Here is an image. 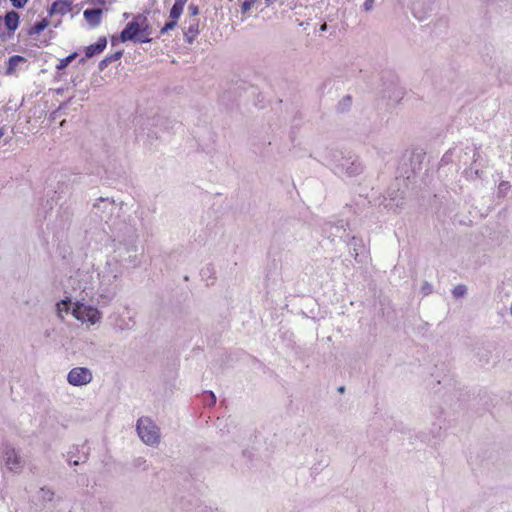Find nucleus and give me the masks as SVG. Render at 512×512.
Masks as SVG:
<instances>
[{
    "label": "nucleus",
    "mask_w": 512,
    "mask_h": 512,
    "mask_svg": "<svg viewBox=\"0 0 512 512\" xmlns=\"http://www.w3.org/2000/svg\"><path fill=\"white\" fill-rule=\"evenodd\" d=\"M151 34L152 28L148 17L144 13H139L132 17L119 36L113 35L111 37V44L114 46L118 42L127 41L148 43L151 41Z\"/></svg>",
    "instance_id": "obj_1"
},
{
    "label": "nucleus",
    "mask_w": 512,
    "mask_h": 512,
    "mask_svg": "<svg viewBox=\"0 0 512 512\" xmlns=\"http://www.w3.org/2000/svg\"><path fill=\"white\" fill-rule=\"evenodd\" d=\"M0 462L9 472L20 473L22 471V457L9 443L2 444L0 447Z\"/></svg>",
    "instance_id": "obj_2"
},
{
    "label": "nucleus",
    "mask_w": 512,
    "mask_h": 512,
    "mask_svg": "<svg viewBox=\"0 0 512 512\" xmlns=\"http://www.w3.org/2000/svg\"><path fill=\"white\" fill-rule=\"evenodd\" d=\"M137 432L141 440L147 445H156L159 443V429L149 418L142 417L138 420Z\"/></svg>",
    "instance_id": "obj_3"
},
{
    "label": "nucleus",
    "mask_w": 512,
    "mask_h": 512,
    "mask_svg": "<svg viewBox=\"0 0 512 512\" xmlns=\"http://www.w3.org/2000/svg\"><path fill=\"white\" fill-rule=\"evenodd\" d=\"M72 315L81 322H89L94 325L101 319V313L95 307L83 303H75L72 309Z\"/></svg>",
    "instance_id": "obj_4"
},
{
    "label": "nucleus",
    "mask_w": 512,
    "mask_h": 512,
    "mask_svg": "<svg viewBox=\"0 0 512 512\" xmlns=\"http://www.w3.org/2000/svg\"><path fill=\"white\" fill-rule=\"evenodd\" d=\"M92 372L86 367H75L70 370L67 381L72 386H83L92 381Z\"/></svg>",
    "instance_id": "obj_5"
},
{
    "label": "nucleus",
    "mask_w": 512,
    "mask_h": 512,
    "mask_svg": "<svg viewBox=\"0 0 512 512\" xmlns=\"http://www.w3.org/2000/svg\"><path fill=\"white\" fill-rule=\"evenodd\" d=\"M103 10L101 8L86 9L83 12L85 20L93 27L98 26L102 21Z\"/></svg>",
    "instance_id": "obj_6"
},
{
    "label": "nucleus",
    "mask_w": 512,
    "mask_h": 512,
    "mask_svg": "<svg viewBox=\"0 0 512 512\" xmlns=\"http://www.w3.org/2000/svg\"><path fill=\"white\" fill-rule=\"evenodd\" d=\"M19 23H20V16L14 10L8 11L6 13V15L4 16L5 28L10 32H14L18 28Z\"/></svg>",
    "instance_id": "obj_7"
},
{
    "label": "nucleus",
    "mask_w": 512,
    "mask_h": 512,
    "mask_svg": "<svg viewBox=\"0 0 512 512\" xmlns=\"http://www.w3.org/2000/svg\"><path fill=\"white\" fill-rule=\"evenodd\" d=\"M107 45L105 37H101L95 44L89 45L85 48V54L87 58H91L96 54H100L104 51Z\"/></svg>",
    "instance_id": "obj_8"
},
{
    "label": "nucleus",
    "mask_w": 512,
    "mask_h": 512,
    "mask_svg": "<svg viewBox=\"0 0 512 512\" xmlns=\"http://www.w3.org/2000/svg\"><path fill=\"white\" fill-rule=\"evenodd\" d=\"M187 1L188 0H175V3L170 10L169 18L178 21L181 14L183 13V9Z\"/></svg>",
    "instance_id": "obj_9"
},
{
    "label": "nucleus",
    "mask_w": 512,
    "mask_h": 512,
    "mask_svg": "<svg viewBox=\"0 0 512 512\" xmlns=\"http://www.w3.org/2000/svg\"><path fill=\"white\" fill-rule=\"evenodd\" d=\"M25 62V58L19 55H15L9 58L8 67L6 73L12 75L16 72L18 66Z\"/></svg>",
    "instance_id": "obj_10"
},
{
    "label": "nucleus",
    "mask_w": 512,
    "mask_h": 512,
    "mask_svg": "<svg viewBox=\"0 0 512 512\" xmlns=\"http://www.w3.org/2000/svg\"><path fill=\"white\" fill-rule=\"evenodd\" d=\"M70 10V5L67 1L59 0L52 4L51 13L65 14Z\"/></svg>",
    "instance_id": "obj_11"
},
{
    "label": "nucleus",
    "mask_w": 512,
    "mask_h": 512,
    "mask_svg": "<svg viewBox=\"0 0 512 512\" xmlns=\"http://www.w3.org/2000/svg\"><path fill=\"white\" fill-rule=\"evenodd\" d=\"M71 306V300L69 298H66L64 300H61L57 303V312L59 317L63 318L62 313H68Z\"/></svg>",
    "instance_id": "obj_12"
},
{
    "label": "nucleus",
    "mask_w": 512,
    "mask_h": 512,
    "mask_svg": "<svg viewBox=\"0 0 512 512\" xmlns=\"http://www.w3.org/2000/svg\"><path fill=\"white\" fill-rule=\"evenodd\" d=\"M47 26H48V21L46 19H43L40 22L36 23L33 27H31L29 34H31V35L39 34L44 29H46Z\"/></svg>",
    "instance_id": "obj_13"
},
{
    "label": "nucleus",
    "mask_w": 512,
    "mask_h": 512,
    "mask_svg": "<svg viewBox=\"0 0 512 512\" xmlns=\"http://www.w3.org/2000/svg\"><path fill=\"white\" fill-rule=\"evenodd\" d=\"M352 106V98L350 96H344L338 103V110L344 112L350 109Z\"/></svg>",
    "instance_id": "obj_14"
},
{
    "label": "nucleus",
    "mask_w": 512,
    "mask_h": 512,
    "mask_svg": "<svg viewBox=\"0 0 512 512\" xmlns=\"http://www.w3.org/2000/svg\"><path fill=\"white\" fill-rule=\"evenodd\" d=\"M76 56H77V53H72L68 57L59 60V63L57 64L56 68L58 70L65 69L76 58Z\"/></svg>",
    "instance_id": "obj_15"
},
{
    "label": "nucleus",
    "mask_w": 512,
    "mask_h": 512,
    "mask_svg": "<svg viewBox=\"0 0 512 512\" xmlns=\"http://www.w3.org/2000/svg\"><path fill=\"white\" fill-rule=\"evenodd\" d=\"M466 293V287L464 285H458L453 289L454 297L458 298Z\"/></svg>",
    "instance_id": "obj_16"
},
{
    "label": "nucleus",
    "mask_w": 512,
    "mask_h": 512,
    "mask_svg": "<svg viewBox=\"0 0 512 512\" xmlns=\"http://www.w3.org/2000/svg\"><path fill=\"white\" fill-rule=\"evenodd\" d=\"M177 24V21L175 20H172L170 19L169 22H167L161 29V33L164 34V33H167L168 31L174 29V27L176 26Z\"/></svg>",
    "instance_id": "obj_17"
},
{
    "label": "nucleus",
    "mask_w": 512,
    "mask_h": 512,
    "mask_svg": "<svg viewBox=\"0 0 512 512\" xmlns=\"http://www.w3.org/2000/svg\"><path fill=\"white\" fill-rule=\"evenodd\" d=\"M9 1L14 8L21 9L27 5L29 0H9Z\"/></svg>",
    "instance_id": "obj_18"
},
{
    "label": "nucleus",
    "mask_w": 512,
    "mask_h": 512,
    "mask_svg": "<svg viewBox=\"0 0 512 512\" xmlns=\"http://www.w3.org/2000/svg\"><path fill=\"white\" fill-rule=\"evenodd\" d=\"M89 4L93 5L94 8H101L106 4V0H89Z\"/></svg>",
    "instance_id": "obj_19"
},
{
    "label": "nucleus",
    "mask_w": 512,
    "mask_h": 512,
    "mask_svg": "<svg viewBox=\"0 0 512 512\" xmlns=\"http://www.w3.org/2000/svg\"><path fill=\"white\" fill-rule=\"evenodd\" d=\"M373 6H374V0H366L363 4V8L365 11L372 10Z\"/></svg>",
    "instance_id": "obj_20"
},
{
    "label": "nucleus",
    "mask_w": 512,
    "mask_h": 512,
    "mask_svg": "<svg viewBox=\"0 0 512 512\" xmlns=\"http://www.w3.org/2000/svg\"><path fill=\"white\" fill-rule=\"evenodd\" d=\"M252 5H253V2H252V1H245V2L242 4V11H243L244 13L248 12V11L251 9Z\"/></svg>",
    "instance_id": "obj_21"
},
{
    "label": "nucleus",
    "mask_w": 512,
    "mask_h": 512,
    "mask_svg": "<svg viewBox=\"0 0 512 512\" xmlns=\"http://www.w3.org/2000/svg\"><path fill=\"white\" fill-rule=\"evenodd\" d=\"M121 56H122V52L119 51V52H116L113 55L109 56L108 59L110 62H112V61H116V60L120 59Z\"/></svg>",
    "instance_id": "obj_22"
},
{
    "label": "nucleus",
    "mask_w": 512,
    "mask_h": 512,
    "mask_svg": "<svg viewBox=\"0 0 512 512\" xmlns=\"http://www.w3.org/2000/svg\"><path fill=\"white\" fill-rule=\"evenodd\" d=\"M189 10H190L192 15L198 14V8L196 6H194V5L189 6Z\"/></svg>",
    "instance_id": "obj_23"
},
{
    "label": "nucleus",
    "mask_w": 512,
    "mask_h": 512,
    "mask_svg": "<svg viewBox=\"0 0 512 512\" xmlns=\"http://www.w3.org/2000/svg\"><path fill=\"white\" fill-rule=\"evenodd\" d=\"M108 62H110V61H109L108 57H106L104 60H102L100 62V68L103 69L107 65Z\"/></svg>",
    "instance_id": "obj_24"
},
{
    "label": "nucleus",
    "mask_w": 512,
    "mask_h": 512,
    "mask_svg": "<svg viewBox=\"0 0 512 512\" xmlns=\"http://www.w3.org/2000/svg\"><path fill=\"white\" fill-rule=\"evenodd\" d=\"M209 397H210V400H211V404H215V402H216L215 395L212 392H210L209 393Z\"/></svg>",
    "instance_id": "obj_25"
},
{
    "label": "nucleus",
    "mask_w": 512,
    "mask_h": 512,
    "mask_svg": "<svg viewBox=\"0 0 512 512\" xmlns=\"http://www.w3.org/2000/svg\"><path fill=\"white\" fill-rule=\"evenodd\" d=\"M422 289H423L425 294L429 293V286L428 285H424Z\"/></svg>",
    "instance_id": "obj_26"
},
{
    "label": "nucleus",
    "mask_w": 512,
    "mask_h": 512,
    "mask_svg": "<svg viewBox=\"0 0 512 512\" xmlns=\"http://www.w3.org/2000/svg\"><path fill=\"white\" fill-rule=\"evenodd\" d=\"M267 4L274 2L275 0H265Z\"/></svg>",
    "instance_id": "obj_27"
},
{
    "label": "nucleus",
    "mask_w": 512,
    "mask_h": 512,
    "mask_svg": "<svg viewBox=\"0 0 512 512\" xmlns=\"http://www.w3.org/2000/svg\"><path fill=\"white\" fill-rule=\"evenodd\" d=\"M343 391H344V387H340V388H339V392H340V393H343Z\"/></svg>",
    "instance_id": "obj_28"
},
{
    "label": "nucleus",
    "mask_w": 512,
    "mask_h": 512,
    "mask_svg": "<svg viewBox=\"0 0 512 512\" xmlns=\"http://www.w3.org/2000/svg\"><path fill=\"white\" fill-rule=\"evenodd\" d=\"M123 16L127 19L129 17L128 13H124Z\"/></svg>",
    "instance_id": "obj_29"
}]
</instances>
